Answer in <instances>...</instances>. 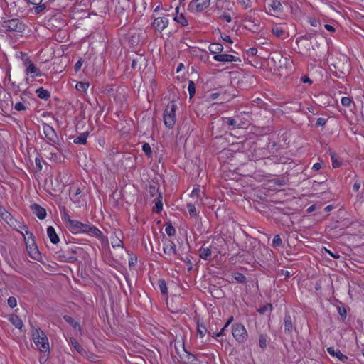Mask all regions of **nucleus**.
<instances>
[{"label": "nucleus", "mask_w": 364, "mask_h": 364, "mask_svg": "<svg viewBox=\"0 0 364 364\" xmlns=\"http://www.w3.org/2000/svg\"><path fill=\"white\" fill-rule=\"evenodd\" d=\"M268 336L267 334H260L259 336V346L262 350L266 349L268 342Z\"/></svg>", "instance_id": "nucleus-28"}, {"label": "nucleus", "mask_w": 364, "mask_h": 364, "mask_svg": "<svg viewBox=\"0 0 364 364\" xmlns=\"http://www.w3.org/2000/svg\"><path fill=\"white\" fill-rule=\"evenodd\" d=\"M313 36H314L313 33H308L304 36H299V38H297L296 42L298 43L302 39H304L306 41H311L312 39Z\"/></svg>", "instance_id": "nucleus-50"}, {"label": "nucleus", "mask_w": 364, "mask_h": 364, "mask_svg": "<svg viewBox=\"0 0 364 364\" xmlns=\"http://www.w3.org/2000/svg\"><path fill=\"white\" fill-rule=\"evenodd\" d=\"M326 119L325 118L320 117V118L317 119L316 126V127H323L326 124Z\"/></svg>", "instance_id": "nucleus-58"}, {"label": "nucleus", "mask_w": 364, "mask_h": 364, "mask_svg": "<svg viewBox=\"0 0 364 364\" xmlns=\"http://www.w3.org/2000/svg\"><path fill=\"white\" fill-rule=\"evenodd\" d=\"M47 235L53 244H57L59 242V237L53 227L49 226L47 228Z\"/></svg>", "instance_id": "nucleus-20"}, {"label": "nucleus", "mask_w": 364, "mask_h": 364, "mask_svg": "<svg viewBox=\"0 0 364 364\" xmlns=\"http://www.w3.org/2000/svg\"><path fill=\"white\" fill-rule=\"evenodd\" d=\"M210 0H194L191 1L188 9L192 13L201 12L210 5Z\"/></svg>", "instance_id": "nucleus-8"}, {"label": "nucleus", "mask_w": 364, "mask_h": 364, "mask_svg": "<svg viewBox=\"0 0 364 364\" xmlns=\"http://www.w3.org/2000/svg\"><path fill=\"white\" fill-rule=\"evenodd\" d=\"M83 61L82 59H80L75 65V70L76 72L79 71L82 65Z\"/></svg>", "instance_id": "nucleus-62"}, {"label": "nucleus", "mask_w": 364, "mask_h": 364, "mask_svg": "<svg viewBox=\"0 0 364 364\" xmlns=\"http://www.w3.org/2000/svg\"><path fill=\"white\" fill-rule=\"evenodd\" d=\"M71 195H81V190L80 188L73 187L70 188Z\"/></svg>", "instance_id": "nucleus-60"}, {"label": "nucleus", "mask_w": 364, "mask_h": 364, "mask_svg": "<svg viewBox=\"0 0 364 364\" xmlns=\"http://www.w3.org/2000/svg\"><path fill=\"white\" fill-rule=\"evenodd\" d=\"M8 305L11 307V308H14L17 305V301L15 297L14 296H10L9 299H8Z\"/></svg>", "instance_id": "nucleus-53"}, {"label": "nucleus", "mask_w": 364, "mask_h": 364, "mask_svg": "<svg viewBox=\"0 0 364 364\" xmlns=\"http://www.w3.org/2000/svg\"><path fill=\"white\" fill-rule=\"evenodd\" d=\"M1 28L6 31L21 33L25 30V24L18 18H12L3 21Z\"/></svg>", "instance_id": "nucleus-3"}, {"label": "nucleus", "mask_w": 364, "mask_h": 364, "mask_svg": "<svg viewBox=\"0 0 364 364\" xmlns=\"http://www.w3.org/2000/svg\"><path fill=\"white\" fill-rule=\"evenodd\" d=\"M206 331L207 330L205 325L198 323V333L201 337L205 336Z\"/></svg>", "instance_id": "nucleus-51"}, {"label": "nucleus", "mask_w": 364, "mask_h": 364, "mask_svg": "<svg viewBox=\"0 0 364 364\" xmlns=\"http://www.w3.org/2000/svg\"><path fill=\"white\" fill-rule=\"evenodd\" d=\"M223 46H222V44L218 43H211L209 46V50L210 53H212L213 54L219 55L223 51Z\"/></svg>", "instance_id": "nucleus-24"}, {"label": "nucleus", "mask_w": 364, "mask_h": 364, "mask_svg": "<svg viewBox=\"0 0 364 364\" xmlns=\"http://www.w3.org/2000/svg\"><path fill=\"white\" fill-rule=\"evenodd\" d=\"M232 277L239 283L245 284L247 282L246 277L240 272H234L232 274Z\"/></svg>", "instance_id": "nucleus-33"}, {"label": "nucleus", "mask_w": 364, "mask_h": 364, "mask_svg": "<svg viewBox=\"0 0 364 364\" xmlns=\"http://www.w3.org/2000/svg\"><path fill=\"white\" fill-rule=\"evenodd\" d=\"M225 244V240L222 237H215L213 240L212 244L210 247L212 250L213 253L215 254H221V250L220 247L223 246Z\"/></svg>", "instance_id": "nucleus-12"}, {"label": "nucleus", "mask_w": 364, "mask_h": 364, "mask_svg": "<svg viewBox=\"0 0 364 364\" xmlns=\"http://www.w3.org/2000/svg\"><path fill=\"white\" fill-rule=\"evenodd\" d=\"M163 251L167 256L176 255V258H178V255H180L177 253L176 245L172 241H169L168 243L164 246Z\"/></svg>", "instance_id": "nucleus-15"}, {"label": "nucleus", "mask_w": 364, "mask_h": 364, "mask_svg": "<svg viewBox=\"0 0 364 364\" xmlns=\"http://www.w3.org/2000/svg\"><path fill=\"white\" fill-rule=\"evenodd\" d=\"M75 250H68L65 252L63 250H60L56 252V257L60 262H70L73 263L77 261V257H75L73 254H75Z\"/></svg>", "instance_id": "nucleus-9"}, {"label": "nucleus", "mask_w": 364, "mask_h": 364, "mask_svg": "<svg viewBox=\"0 0 364 364\" xmlns=\"http://www.w3.org/2000/svg\"><path fill=\"white\" fill-rule=\"evenodd\" d=\"M284 331L290 333L292 331L293 324L289 314H286L284 320Z\"/></svg>", "instance_id": "nucleus-22"}, {"label": "nucleus", "mask_w": 364, "mask_h": 364, "mask_svg": "<svg viewBox=\"0 0 364 364\" xmlns=\"http://www.w3.org/2000/svg\"><path fill=\"white\" fill-rule=\"evenodd\" d=\"M223 121L224 123L227 124L230 127H240V124L237 123V122L233 118L226 117L223 119Z\"/></svg>", "instance_id": "nucleus-36"}, {"label": "nucleus", "mask_w": 364, "mask_h": 364, "mask_svg": "<svg viewBox=\"0 0 364 364\" xmlns=\"http://www.w3.org/2000/svg\"><path fill=\"white\" fill-rule=\"evenodd\" d=\"M31 209L33 213L38 217L40 220H43L46 217V210L45 208L41 207V205L34 203L31 205Z\"/></svg>", "instance_id": "nucleus-14"}, {"label": "nucleus", "mask_w": 364, "mask_h": 364, "mask_svg": "<svg viewBox=\"0 0 364 364\" xmlns=\"http://www.w3.org/2000/svg\"><path fill=\"white\" fill-rule=\"evenodd\" d=\"M48 149L50 151L49 156H48V159L54 161H58L60 160V157L57 152L58 151V148L55 146V145H49Z\"/></svg>", "instance_id": "nucleus-19"}, {"label": "nucleus", "mask_w": 364, "mask_h": 364, "mask_svg": "<svg viewBox=\"0 0 364 364\" xmlns=\"http://www.w3.org/2000/svg\"><path fill=\"white\" fill-rule=\"evenodd\" d=\"M174 20L183 26H186L188 25V21L182 14L176 16Z\"/></svg>", "instance_id": "nucleus-37"}, {"label": "nucleus", "mask_w": 364, "mask_h": 364, "mask_svg": "<svg viewBox=\"0 0 364 364\" xmlns=\"http://www.w3.org/2000/svg\"><path fill=\"white\" fill-rule=\"evenodd\" d=\"M232 334L234 338L240 343H245L248 337L245 327L240 323H235L232 325Z\"/></svg>", "instance_id": "nucleus-4"}, {"label": "nucleus", "mask_w": 364, "mask_h": 364, "mask_svg": "<svg viewBox=\"0 0 364 364\" xmlns=\"http://www.w3.org/2000/svg\"><path fill=\"white\" fill-rule=\"evenodd\" d=\"M159 286L161 293L163 295H166L168 292V288H167L166 283L165 280L160 279L159 281Z\"/></svg>", "instance_id": "nucleus-38"}, {"label": "nucleus", "mask_w": 364, "mask_h": 364, "mask_svg": "<svg viewBox=\"0 0 364 364\" xmlns=\"http://www.w3.org/2000/svg\"><path fill=\"white\" fill-rule=\"evenodd\" d=\"M177 106L174 102H171L164 112V122L166 127L171 129L176 124V110Z\"/></svg>", "instance_id": "nucleus-1"}, {"label": "nucleus", "mask_w": 364, "mask_h": 364, "mask_svg": "<svg viewBox=\"0 0 364 364\" xmlns=\"http://www.w3.org/2000/svg\"><path fill=\"white\" fill-rule=\"evenodd\" d=\"M212 253L211 248L210 247H205V245L199 250L200 257L204 260H210Z\"/></svg>", "instance_id": "nucleus-17"}, {"label": "nucleus", "mask_w": 364, "mask_h": 364, "mask_svg": "<svg viewBox=\"0 0 364 364\" xmlns=\"http://www.w3.org/2000/svg\"><path fill=\"white\" fill-rule=\"evenodd\" d=\"M213 59L215 61L223 62V63H228V62H237L240 61L239 58L229 54H219L215 55L213 57Z\"/></svg>", "instance_id": "nucleus-13"}, {"label": "nucleus", "mask_w": 364, "mask_h": 364, "mask_svg": "<svg viewBox=\"0 0 364 364\" xmlns=\"http://www.w3.org/2000/svg\"><path fill=\"white\" fill-rule=\"evenodd\" d=\"M9 321L17 328L21 329L23 327V322L20 317L17 315H12L10 317Z\"/></svg>", "instance_id": "nucleus-27"}, {"label": "nucleus", "mask_w": 364, "mask_h": 364, "mask_svg": "<svg viewBox=\"0 0 364 364\" xmlns=\"http://www.w3.org/2000/svg\"><path fill=\"white\" fill-rule=\"evenodd\" d=\"M88 234L95 236L97 238H102L103 237L102 231H100L97 228H96L94 225L91 226Z\"/></svg>", "instance_id": "nucleus-32"}, {"label": "nucleus", "mask_w": 364, "mask_h": 364, "mask_svg": "<svg viewBox=\"0 0 364 364\" xmlns=\"http://www.w3.org/2000/svg\"><path fill=\"white\" fill-rule=\"evenodd\" d=\"M188 90L189 92L190 97H193L196 92V87L194 82L191 80L189 81L188 82Z\"/></svg>", "instance_id": "nucleus-45"}, {"label": "nucleus", "mask_w": 364, "mask_h": 364, "mask_svg": "<svg viewBox=\"0 0 364 364\" xmlns=\"http://www.w3.org/2000/svg\"><path fill=\"white\" fill-rule=\"evenodd\" d=\"M81 223H82L78 220H73L70 221V224L68 228L73 234H78L80 232Z\"/></svg>", "instance_id": "nucleus-21"}, {"label": "nucleus", "mask_w": 364, "mask_h": 364, "mask_svg": "<svg viewBox=\"0 0 364 364\" xmlns=\"http://www.w3.org/2000/svg\"><path fill=\"white\" fill-rule=\"evenodd\" d=\"M270 6L274 11H281L282 9V4L278 0H272Z\"/></svg>", "instance_id": "nucleus-35"}, {"label": "nucleus", "mask_w": 364, "mask_h": 364, "mask_svg": "<svg viewBox=\"0 0 364 364\" xmlns=\"http://www.w3.org/2000/svg\"><path fill=\"white\" fill-rule=\"evenodd\" d=\"M63 318L64 320L68 323H69L73 328L75 329H77L78 331H80L81 328H80V323L75 321L74 318H73L71 316H68V315H65L63 316Z\"/></svg>", "instance_id": "nucleus-25"}, {"label": "nucleus", "mask_w": 364, "mask_h": 364, "mask_svg": "<svg viewBox=\"0 0 364 364\" xmlns=\"http://www.w3.org/2000/svg\"><path fill=\"white\" fill-rule=\"evenodd\" d=\"M88 135H89V133L87 132H82L73 140V142L75 144L85 145L87 143V139Z\"/></svg>", "instance_id": "nucleus-23"}, {"label": "nucleus", "mask_w": 364, "mask_h": 364, "mask_svg": "<svg viewBox=\"0 0 364 364\" xmlns=\"http://www.w3.org/2000/svg\"><path fill=\"white\" fill-rule=\"evenodd\" d=\"M228 327V326H226V325L225 324L224 327L223 328H221L220 332L216 333L215 336H213V337L217 338V337L223 336L225 334V331Z\"/></svg>", "instance_id": "nucleus-61"}, {"label": "nucleus", "mask_w": 364, "mask_h": 364, "mask_svg": "<svg viewBox=\"0 0 364 364\" xmlns=\"http://www.w3.org/2000/svg\"><path fill=\"white\" fill-rule=\"evenodd\" d=\"M61 215L62 219L65 222L67 226H68L70 224V221L73 220V219H71L70 216L66 212L65 208H63V211Z\"/></svg>", "instance_id": "nucleus-41"}, {"label": "nucleus", "mask_w": 364, "mask_h": 364, "mask_svg": "<svg viewBox=\"0 0 364 364\" xmlns=\"http://www.w3.org/2000/svg\"><path fill=\"white\" fill-rule=\"evenodd\" d=\"M332 166L333 168H338L340 166L339 162L335 159V155H331Z\"/></svg>", "instance_id": "nucleus-63"}, {"label": "nucleus", "mask_w": 364, "mask_h": 364, "mask_svg": "<svg viewBox=\"0 0 364 364\" xmlns=\"http://www.w3.org/2000/svg\"><path fill=\"white\" fill-rule=\"evenodd\" d=\"M186 208L188 209V211L191 217L195 218L198 215V213H197L196 207L193 204L188 203Z\"/></svg>", "instance_id": "nucleus-39"}, {"label": "nucleus", "mask_w": 364, "mask_h": 364, "mask_svg": "<svg viewBox=\"0 0 364 364\" xmlns=\"http://www.w3.org/2000/svg\"><path fill=\"white\" fill-rule=\"evenodd\" d=\"M88 87L89 84L83 82H78L75 85V88L78 91L85 92Z\"/></svg>", "instance_id": "nucleus-40"}, {"label": "nucleus", "mask_w": 364, "mask_h": 364, "mask_svg": "<svg viewBox=\"0 0 364 364\" xmlns=\"http://www.w3.org/2000/svg\"><path fill=\"white\" fill-rule=\"evenodd\" d=\"M168 24V20L165 17L156 18L152 23V27L157 31H162Z\"/></svg>", "instance_id": "nucleus-11"}, {"label": "nucleus", "mask_w": 364, "mask_h": 364, "mask_svg": "<svg viewBox=\"0 0 364 364\" xmlns=\"http://www.w3.org/2000/svg\"><path fill=\"white\" fill-rule=\"evenodd\" d=\"M165 231L168 236H173L176 234V230L171 223L166 225Z\"/></svg>", "instance_id": "nucleus-42"}, {"label": "nucleus", "mask_w": 364, "mask_h": 364, "mask_svg": "<svg viewBox=\"0 0 364 364\" xmlns=\"http://www.w3.org/2000/svg\"><path fill=\"white\" fill-rule=\"evenodd\" d=\"M175 350L178 357L177 358L176 356H174V359H176L177 362L186 363L188 360V356H186L185 353H190L185 349L184 346H182L181 350H179L176 347L175 348Z\"/></svg>", "instance_id": "nucleus-18"}, {"label": "nucleus", "mask_w": 364, "mask_h": 364, "mask_svg": "<svg viewBox=\"0 0 364 364\" xmlns=\"http://www.w3.org/2000/svg\"><path fill=\"white\" fill-rule=\"evenodd\" d=\"M18 227L16 225V228H14L15 229H16L18 232H21V231H23V232H25L26 230H28V227L26 225H23V224H18Z\"/></svg>", "instance_id": "nucleus-57"}, {"label": "nucleus", "mask_w": 364, "mask_h": 364, "mask_svg": "<svg viewBox=\"0 0 364 364\" xmlns=\"http://www.w3.org/2000/svg\"><path fill=\"white\" fill-rule=\"evenodd\" d=\"M70 196L72 201L78 205V206H81L83 205L84 200H82L81 195H71V192H70Z\"/></svg>", "instance_id": "nucleus-34"}, {"label": "nucleus", "mask_w": 364, "mask_h": 364, "mask_svg": "<svg viewBox=\"0 0 364 364\" xmlns=\"http://www.w3.org/2000/svg\"><path fill=\"white\" fill-rule=\"evenodd\" d=\"M143 151L148 156H151V149L150 145L148 143H144L142 146Z\"/></svg>", "instance_id": "nucleus-49"}, {"label": "nucleus", "mask_w": 364, "mask_h": 364, "mask_svg": "<svg viewBox=\"0 0 364 364\" xmlns=\"http://www.w3.org/2000/svg\"><path fill=\"white\" fill-rule=\"evenodd\" d=\"M158 192V188L154 186H150L149 187V193L151 196H154L155 194Z\"/></svg>", "instance_id": "nucleus-64"}, {"label": "nucleus", "mask_w": 364, "mask_h": 364, "mask_svg": "<svg viewBox=\"0 0 364 364\" xmlns=\"http://www.w3.org/2000/svg\"><path fill=\"white\" fill-rule=\"evenodd\" d=\"M42 127L45 136L48 141L49 145L58 144L59 139L55 129L48 124H43Z\"/></svg>", "instance_id": "nucleus-7"}, {"label": "nucleus", "mask_w": 364, "mask_h": 364, "mask_svg": "<svg viewBox=\"0 0 364 364\" xmlns=\"http://www.w3.org/2000/svg\"><path fill=\"white\" fill-rule=\"evenodd\" d=\"M69 343L78 353H82L84 351L83 348L80 345V343L77 341V340L75 338H70Z\"/></svg>", "instance_id": "nucleus-31"}, {"label": "nucleus", "mask_w": 364, "mask_h": 364, "mask_svg": "<svg viewBox=\"0 0 364 364\" xmlns=\"http://www.w3.org/2000/svg\"><path fill=\"white\" fill-rule=\"evenodd\" d=\"M182 261H183L187 265H188V271H191L193 268V264L191 261V259L186 257V258H183L181 255H178V258Z\"/></svg>", "instance_id": "nucleus-43"}, {"label": "nucleus", "mask_w": 364, "mask_h": 364, "mask_svg": "<svg viewBox=\"0 0 364 364\" xmlns=\"http://www.w3.org/2000/svg\"><path fill=\"white\" fill-rule=\"evenodd\" d=\"M163 209L162 196L159 193L157 200L155 203V205L153 208V211L155 213H160Z\"/></svg>", "instance_id": "nucleus-29"}, {"label": "nucleus", "mask_w": 364, "mask_h": 364, "mask_svg": "<svg viewBox=\"0 0 364 364\" xmlns=\"http://www.w3.org/2000/svg\"><path fill=\"white\" fill-rule=\"evenodd\" d=\"M186 356H188V360L186 363H190L191 364H198V360L193 354L185 353Z\"/></svg>", "instance_id": "nucleus-44"}, {"label": "nucleus", "mask_w": 364, "mask_h": 364, "mask_svg": "<svg viewBox=\"0 0 364 364\" xmlns=\"http://www.w3.org/2000/svg\"><path fill=\"white\" fill-rule=\"evenodd\" d=\"M36 6L34 7V11H35V13L36 14H40L41 12H43L46 8V4H38V5H35Z\"/></svg>", "instance_id": "nucleus-52"}, {"label": "nucleus", "mask_w": 364, "mask_h": 364, "mask_svg": "<svg viewBox=\"0 0 364 364\" xmlns=\"http://www.w3.org/2000/svg\"><path fill=\"white\" fill-rule=\"evenodd\" d=\"M272 245L274 247H279L282 245V240L281 239L279 235H277L274 237L272 240Z\"/></svg>", "instance_id": "nucleus-48"}, {"label": "nucleus", "mask_w": 364, "mask_h": 364, "mask_svg": "<svg viewBox=\"0 0 364 364\" xmlns=\"http://www.w3.org/2000/svg\"><path fill=\"white\" fill-rule=\"evenodd\" d=\"M32 337L35 345L39 350L46 352L49 349L47 336L40 328H37L33 332Z\"/></svg>", "instance_id": "nucleus-2"}, {"label": "nucleus", "mask_w": 364, "mask_h": 364, "mask_svg": "<svg viewBox=\"0 0 364 364\" xmlns=\"http://www.w3.org/2000/svg\"><path fill=\"white\" fill-rule=\"evenodd\" d=\"M92 225L89 223H81L80 226V233H89L90 228H91Z\"/></svg>", "instance_id": "nucleus-47"}, {"label": "nucleus", "mask_w": 364, "mask_h": 364, "mask_svg": "<svg viewBox=\"0 0 364 364\" xmlns=\"http://www.w3.org/2000/svg\"><path fill=\"white\" fill-rule=\"evenodd\" d=\"M14 108L16 111H24L26 109L25 105L21 102L16 103Z\"/></svg>", "instance_id": "nucleus-54"}, {"label": "nucleus", "mask_w": 364, "mask_h": 364, "mask_svg": "<svg viewBox=\"0 0 364 364\" xmlns=\"http://www.w3.org/2000/svg\"><path fill=\"white\" fill-rule=\"evenodd\" d=\"M0 217L11 227L16 228V220L3 206L0 205Z\"/></svg>", "instance_id": "nucleus-10"}, {"label": "nucleus", "mask_w": 364, "mask_h": 364, "mask_svg": "<svg viewBox=\"0 0 364 364\" xmlns=\"http://www.w3.org/2000/svg\"><path fill=\"white\" fill-rule=\"evenodd\" d=\"M237 2L245 9H247L252 6V1L251 0H237Z\"/></svg>", "instance_id": "nucleus-46"}, {"label": "nucleus", "mask_w": 364, "mask_h": 364, "mask_svg": "<svg viewBox=\"0 0 364 364\" xmlns=\"http://www.w3.org/2000/svg\"><path fill=\"white\" fill-rule=\"evenodd\" d=\"M21 233L24 236L25 241L26 242L27 247L30 246V255L32 258L37 259V257L39 255V252L36 250V245L35 243V239L33 234L29 231L26 230L25 232L21 231Z\"/></svg>", "instance_id": "nucleus-5"}, {"label": "nucleus", "mask_w": 364, "mask_h": 364, "mask_svg": "<svg viewBox=\"0 0 364 364\" xmlns=\"http://www.w3.org/2000/svg\"><path fill=\"white\" fill-rule=\"evenodd\" d=\"M327 352L333 357L337 358L339 360L345 362L348 360V357L343 354L339 349H335L333 347H328Z\"/></svg>", "instance_id": "nucleus-16"}, {"label": "nucleus", "mask_w": 364, "mask_h": 364, "mask_svg": "<svg viewBox=\"0 0 364 364\" xmlns=\"http://www.w3.org/2000/svg\"><path fill=\"white\" fill-rule=\"evenodd\" d=\"M23 65L25 67V73L27 75H31V77H41L43 73L41 70L34 65L29 57L25 55L23 58Z\"/></svg>", "instance_id": "nucleus-6"}, {"label": "nucleus", "mask_w": 364, "mask_h": 364, "mask_svg": "<svg viewBox=\"0 0 364 364\" xmlns=\"http://www.w3.org/2000/svg\"><path fill=\"white\" fill-rule=\"evenodd\" d=\"M36 92L38 97L42 100H47L50 97V92L47 90H45L43 87L38 88Z\"/></svg>", "instance_id": "nucleus-26"}, {"label": "nucleus", "mask_w": 364, "mask_h": 364, "mask_svg": "<svg viewBox=\"0 0 364 364\" xmlns=\"http://www.w3.org/2000/svg\"><path fill=\"white\" fill-rule=\"evenodd\" d=\"M351 100L350 98L348 97H342L341 99V104L344 107H348L351 104Z\"/></svg>", "instance_id": "nucleus-56"}, {"label": "nucleus", "mask_w": 364, "mask_h": 364, "mask_svg": "<svg viewBox=\"0 0 364 364\" xmlns=\"http://www.w3.org/2000/svg\"><path fill=\"white\" fill-rule=\"evenodd\" d=\"M338 312L339 315L342 317L343 320L346 318L347 311L345 307H338Z\"/></svg>", "instance_id": "nucleus-55"}, {"label": "nucleus", "mask_w": 364, "mask_h": 364, "mask_svg": "<svg viewBox=\"0 0 364 364\" xmlns=\"http://www.w3.org/2000/svg\"><path fill=\"white\" fill-rule=\"evenodd\" d=\"M220 18L221 19L225 21L228 23H230L232 21L230 15L229 14H226V13L221 15Z\"/></svg>", "instance_id": "nucleus-59"}, {"label": "nucleus", "mask_w": 364, "mask_h": 364, "mask_svg": "<svg viewBox=\"0 0 364 364\" xmlns=\"http://www.w3.org/2000/svg\"><path fill=\"white\" fill-rule=\"evenodd\" d=\"M272 32L277 38L283 37L285 33L284 30L279 26H274L272 28Z\"/></svg>", "instance_id": "nucleus-30"}]
</instances>
